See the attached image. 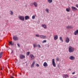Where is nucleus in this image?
<instances>
[{"mask_svg":"<svg viewBox=\"0 0 78 78\" xmlns=\"http://www.w3.org/2000/svg\"><path fill=\"white\" fill-rule=\"evenodd\" d=\"M75 51L74 48L72 46L69 47V53H73Z\"/></svg>","mask_w":78,"mask_h":78,"instance_id":"obj_1","label":"nucleus"},{"mask_svg":"<svg viewBox=\"0 0 78 78\" xmlns=\"http://www.w3.org/2000/svg\"><path fill=\"white\" fill-rule=\"evenodd\" d=\"M18 18L20 20H22V21H24V20H25L24 16H18Z\"/></svg>","mask_w":78,"mask_h":78,"instance_id":"obj_2","label":"nucleus"},{"mask_svg":"<svg viewBox=\"0 0 78 78\" xmlns=\"http://www.w3.org/2000/svg\"><path fill=\"white\" fill-rule=\"evenodd\" d=\"M52 64L53 66L55 67H56V63H55V59H53L52 60Z\"/></svg>","mask_w":78,"mask_h":78,"instance_id":"obj_3","label":"nucleus"},{"mask_svg":"<svg viewBox=\"0 0 78 78\" xmlns=\"http://www.w3.org/2000/svg\"><path fill=\"white\" fill-rule=\"evenodd\" d=\"M65 41L66 43H69L70 42V39H69V38L68 37H66V38Z\"/></svg>","mask_w":78,"mask_h":78,"instance_id":"obj_4","label":"nucleus"},{"mask_svg":"<svg viewBox=\"0 0 78 78\" xmlns=\"http://www.w3.org/2000/svg\"><path fill=\"white\" fill-rule=\"evenodd\" d=\"M69 59L71 61H73V60H75V58L73 56H71L69 57Z\"/></svg>","mask_w":78,"mask_h":78,"instance_id":"obj_5","label":"nucleus"},{"mask_svg":"<svg viewBox=\"0 0 78 78\" xmlns=\"http://www.w3.org/2000/svg\"><path fill=\"white\" fill-rule=\"evenodd\" d=\"M71 8L72 11H76L77 10V8L75 7L72 6V7Z\"/></svg>","mask_w":78,"mask_h":78,"instance_id":"obj_6","label":"nucleus"},{"mask_svg":"<svg viewBox=\"0 0 78 78\" xmlns=\"http://www.w3.org/2000/svg\"><path fill=\"white\" fill-rule=\"evenodd\" d=\"M40 37L41 39H45V38H46V36H44L43 35H40Z\"/></svg>","mask_w":78,"mask_h":78,"instance_id":"obj_7","label":"nucleus"},{"mask_svg":"<svg viewBox=\"0 0 78 78\" xmlns=\"http://www.w3.org/2000/svg\"><path fill=\"white\" fill-rule=\"evenodd\" d=\"M13 40H14L15 41H17L19 39V38H18V37H17L16 36H14L13 37Z\"/></svg>","mask_w":78,"mask_h":78,"instance_id":"obj_8","label":"nucleus"},{"mask_svg":"<svg viewBox=\"0 0 78 78\" xmlns=\"http://www.w3.org/2000/svg\"><path fill=\"white\" fill-rule=\"evenodd\" d=\"M30 57L31 58V60H33V59H34V56L33 54H31L30 55Z\"/></svg>","mask_w":78,"mask_h":78,"instance_id":"obj_9","label":"nucleus"},{"mask_svg":"<svg viewBox=\"0 0 78 78\" xmlns=\"http://www.w3.org/2000/svg\"><path fill=\"white\" fill-rule=\"evenodd\" d=\"M58 38V35H55L54 37V40H57Z\"/></svg>","mask_w":78,"mask_h":78,"instance_id":"obj_10","label":"nucleus"},{"mask_svg":"<svg viewBox=\"0 0 78 78\" xmlns=\"http://www.w3.org/2000/svg\"><path fill=\"white\" fill-rule=\"evenodd\" d=\"M33 4L34 5V6H35V7H37L38 4L37 2H34L33 3Z\"/></svg>","mask_w":78,"mask_h":78,"instance_id":"obj_11","label":"nucleus"},{"mask_svg":"<svg viewBox=\"0 0 78 78\" xmlns=\"http://www.w3.org/2000/svg\"><path fill=\"white\" fill-rule=\"evenodd\" d=\"M41 26L42 27H43L44 29H47V25H46L45 24H42Z\"/></svg>","mask_w":78,"mask_h":78,"instance_id":"obj_12","label":"nucleus"},{"mask_svg":"<svg viewBox=\"0 0 78 78\" xmlns=\"http://www.w3.org/2000/svg\"><path fill=\"white\" fill-rule=\"evenodd\" d=\"M66 28L67 29H69V28H73V27L72 26H68L66 27Z\"/></svg>","mask_w":78,"mask_h":78,"instance_id":"obj_13","label":"nucleus"},{"mask_svg":"<svg viewBox=\"0 0 78 78\" xmlns=\"http://www.w3.org/2000/svg\"><path fill=\"white\" fill-rule=\"evenodd\" d=\"M43 66L44 67H47L48 66V65L46 62H44L43 64Z\"/></svg>","mask_w":78,"mask_h":78,"instance_id":"obj_14","label":"nucleus"},{"mask_svg":"<svg viewBox=\"0 0 78 78\" xmlns=\"http://www.w3.org/2000/svg\"><path fill=\"white\" fill-rule=\"evenodd\" d=\"M20 57L21 59H23V58H25V57L24 55H21L20 56Z\"/></svg>","mask_w":78,"mask_h":78,"instance_id":"obj_15","label":"nucleus"},{"mask_svg":"<svg viewBox=\"0 0 78 78\" xmlns=\"http://www.w3.org/2000/svg\"><path fill=\"white\" fill-rule=\"evenodd\" d=\"M30 18V17H29V16H26L25 17V20H28V19H29Z\"/></svg>","mask_w":78,"mask_h":78,"instance_id":"obj_16","label":"nucleus"},{"mask_svg":"<svg viewBox=\"0 0 78 78\" xmlns=\"http://www.w3.org/2000/svg\"><path fill=\"white\" fill-rule=\"evenodd\" d=\"M34 48H36L37 47V44L35 43L33 44Z\"/></svg>","mask_w":78,"mask_h":78,"instance_id":"obj_17","label":"nucleus"},{"mask_svg":"<svg viewBox=\"0 0 78 78\" xmlns=\"http://www.w3.org/2000/svg\"><path fill=\"white\" fill-rule=\"evenodd\" d=\"M34 64H35V62L34 61H33V63L31 65V67H34Z\"/></svg>","mask_w":78,"mask_h":78,"instance_id":"obj_18","label":"nucleus"},{"mask_svg":"<svg viewBox=\"0 0 78 78\" xmlns=\"http://www.w3.org/2000/svg\"><path fill=\"white\" fill-rule=\"evenodd\" d=\"M48 3H52V2H53V0H48Z\"/></svg>","mask_w":78,"mask_h":78,"instance_id":"obj_19","label":"nucleus"},{"mask_svg":"<svg viewBox=\"0 0 78 78\" xmlns=\"http://www.w3.org/2000/svg\"><path fill=\"white\" fill-rule=\"evenodd\" d=\"M2 55H3V52H2L0 53V58H1L2 57Z\"/></svg>","mask_w":78,"mask_h":78,"instance_id":"obj_20","label":"nucleus"},{"mask_svg":"<svg viewBox=\"0 0 78 78\" xmlns=\"http://www.w3.org/2000/svg\"><path fill=\"white\" fill-rule=\"evenodd\" d=\"M60 40L62 42H63V40H62V37H60Z\"/></svg>","mask_w":78,"mask_h":78,"instance_id":"obj_21","label":"nucleus"},{"mask_svg":"<svg viewBox=\"0 0 78 78\" xmlns=\"http://www.w3.org/2000/svg\"><path fill=\"white\" fill-rule=\"evenodd\" d=\"M45 11H46L47 13H49V11H48V9H46Z\"/></svg>","mask_w":78,"mask_h":78,"instance_id":"obj_22","label":"nucleus"},{"mask_svg":"<svg viewBox=\"0 0 78 78\" xmlns=\"http://www.w3.org/2000/svg\"><path fill=\"white\" fill-rule=\"evenodd\" d=\"M10 14L11 15H13V12H12V11H10Z\"/></svg>","mask_w":78,"mask_h":78,"instance_id":"obj_23","label":"nucleus"},{"mask_svg":"<svg viewBox=\"0 0 78 78\" xmlns=\"http://www.w3.org/2000/svg\"><path fill=\"white\" fill-rule=\"evenodd\" d=\"M59 58L58 57H57V58H56V61H59Z\"/></svg>","mask_w":78,"mask_h":78,"instance_id":"obj_24","label":"nucleus"},{"mask_svg":"<svg viewBox=\"0 0 78 78\" xmlns=\"http://www.w3.org/2000/svg\"><path fill=\"white\" fill-rule=\"evenodd\" d=\"M44 42H47V40H44L42 41V43L43 44H44Z\"/></svg>","mask_w":78,"mask_h":78,"instance_id":"obj_25","label":"nucleus"},{"mask_svg":"<svg viewBox=\"0 0 78 78\" xmlns=\"http://www.w3.org/2000/svg\"><path fill=\"white\" fill-rule=\"evenodd\" d=\"M69 76H68V75H64V77L65 78H67Z\"/></svg>","mask_w":78,"mask_h":78,"instance_id":"obj_26","label":"nucleus"},{"mask_svg":"<svg viewBox=\"0 0 78 78\" xmlns=\"http://www.w3.org/2000/svg\"><path fill=\"white\" fill-rule=\"evenodd\" d=\"M66 11H67V12H69L70 9H66Z\"/></svg>","mask_w":78,"mask_h":78,"instance_id":"obj_27","label":"nucleus"},{"mask_svg":"<svg viewBox=\"0 0 78 78\" xmlns=\"http://www.w3.org/2000/svg\"><path fill=\"white\" fill-rule=\"evenodd\" d=\"M37 46H38V48H41V45H40V44H38Z\"/></svg>","mask_w":78,"mask_h":78,"instance_id":"obj_28","label":"nucleus"},{"mask_svg":"<svg viewBox=\"0 0 78 78\" xmlns=\"http://www.w3.org/2000/svg\"><path fill=\"white\" fill-rule=\"evenodd\" d=\"M35 16H34V15L33 16H32V19H35Z\"/></svg>","mask_w":78,"mask_h":78,"instance_id":"obj_29","label":"nucleus"},{"mask_svg":"<svg viewBox=\"0 0 78 78\" xmlns=\"http://www.w3.org/2000/svg\"><path fill=\"white\" fill-rule=\"evenodd\" d=\"M30 52H27V56H28L29 55H30Z\"/></svg>","mask_w":78,"mask_h":78,"instance_id":"obj_30","label":"nucleus"},{"mask_svg":"<svg viewBox=\"0 0 78 78\" xmlns=\"http://www.w3.org/2000/svg\"><path fill=\"white\" fill-rule=\"evenodd\" d=\"M9 44H10V45H12V42H9Z\"/></svg>","mask_w":78,"mask_h":78,"instance_id":"obj_31","label":"nucleus"},{"mask_svg":"<svg viewBox=\"0 0 78 78\" xmlns=\"http://www.w3.org/2000/svg\"><path fill=\"white\" fill-rule=\"evenodd\" d=\"M36 37H40V36H39V35L38 34H37L36 35Z\"/></svg>","mask_w":78,"mask_h":78,"instance_id":"obj_32","label":"nucleus"},{"mask_svg":"<svg viewBox=\"0 0 78 78\" xmlns=\"http://www.w3.org/2000/svg\"><path fill=\"white\" fill-rule=\"evenodd\" d=\"M36 66L37 67H39V65L38 64H37L36 65Z\"/></svg>","mask_w":78,"mask_h":78,"instance_id":"obj_33","label":"nucleus"},{"mask_svg":"<svg viewBox=\"0 0 78 78\" xmlns=\"http://www.w3.org/2000/svg\"><path fill=\"white\" fill-rule=\"evenodd\" d=\"M17 45L19 47H20V44H17Z\"/></svg>","mask_w":78,"mask_h":78,"instance_id":"obj_34","label":"nucleus"},{"mask_svg":"<svg viewBox=\"0 0 78 78\" xmlns=\"http://www.w3.org/2000/svg\"><path fill=\"white\" fill-rule=\"evenodd\" d=\"M76 7L78 8V4H76Z\"/></svg>","mask_w":78,"mask_h":78,"instance_id":"obj_35","label":"nucleus"},{"mask_svg":"<svg viewBox=\"0 0 78 78\" xmlns=\"http://www.w3.org/2000/svg\"><path fill=\"white\" fill-rule=\"evenodd\" d=\"M75 72L72 73L73 75H74V74H75Z\"/></svg>","mask_w":78,"mask_h":78,"instance_id":"obj_36","label":"nucleus"},{"mask_svg":"<svg viewBox=\"0 0 78 78\" xmlns=\"http://www.w3.org/2000/svg\"><path fill=\"white\" fill-rule=\"evenodd\" d=\"M74 78H77V76H74Z\"/></svg>","mask_w":78,"mask_h":78,"instance_id":"obj_37","label":"nucleus"},{"mask_svg":"<svg viewBox=\"0 0 78 78\" xmlns=\"http://www.w3.org/2000/svg\"><path fill=\"white\" fill-rule=\"evenodd\" d=\"M14 53V51H12L11 52V53Z\"/></svg>","mask_w":78,"mask_h":78,"instance_id":"obj_38","label":"nucleus"},{"mask_svg":"<svg viewBox=\"0 0 78 78\" xmlns=\"http://www.w3.org/2000/svg\"><path fill=\"white\" fill-rule=\"evenodd\" d=\"M11 78H14V77H12Z\"/></svg>","mask_w":78,"mask_h":78,"instance_id":"obj_39","label":"nucleus"},{"mask_svg":"<svg viewBox=\"0 0 78 78\" xmlns=\"http://www.w3.org/2000/svg\"><path fill=\"white\" fill-rule=\"evenodd\" d=\"M15 62L17 63V62L16 61V62Z\"/></svg>","mask_w":78,"mask_h":78,"instance_id":"obj_40","label":"nucleus"},{"mask_svg":"<svg viewBox=\"0 0 78 78\" xmlns=\"http://www.w3.org/2000/svg\"><path fill=\"white\" fill-rule=\"evenodd\" d=\"M0 18H1V16H0Z\"/></svg>","mask_w":78,"mask_h":78,"instance_id":"obj_41","label":"nucleus"}]
</instances>
